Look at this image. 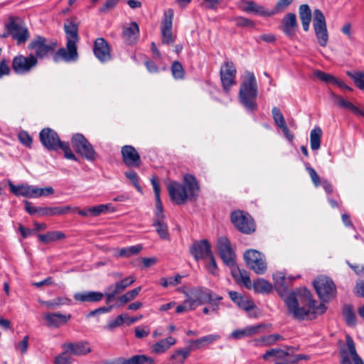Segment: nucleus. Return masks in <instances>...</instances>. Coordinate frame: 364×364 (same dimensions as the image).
Instances as JSON below:
<instances>
[{
  "label": "nucleus",
  "mask_w": 364,
  "mask_h": 364,
  "mask_svg": "<svg viewBox=\"0 0 364 364\" xmlns=\"http://www.w3.org/2000/svg\"><path fill=\"white\" fill-rule=\"evenodd\" d=\"M287 306V314L297 320L312 319L316 314H323L326 307L312 299L311 292L306 288L292 292L284 300Z\"/></svg>",
  "instance_id": "nucleus-1"
},
{
  "label": "nucleus",
  "mask_w": 364,
  "mask_h": 364,
  "mask_svg": "<svg viewBox=\"0 0 364 364\" xmlns=\"http://www.w3.org/2000/svg\"><path fill=\"white\" fill-rule=\"evenodd\" d=\"M258 94L257 82L252 72L246 71L241 83L239 97L242 105L251 112L257 109L256 98Z\"/></svg>",
  "instance_id": "nucleus-2"
},
{
  "label": "nucleus",
  "mask_w": 364,
  "mask_h": 364,
  "mask_svg": "<svg viewBox=\"0 0 364 364\" xmlns=\"http://www.w3.org/2000/svg\"><path fill=\"white\" fill-rule=\"evenodd\" d=\"M65 31L67 36V48H61L55 53L53 60L55 63L61 60L66 62L75 61L78 58L76 46L78 41L77 26L70 21L68 24H65Z\"/></svg>",
  "instance_id": "nucleus-3"
},
{
  "label": "nucleus",
  "mask_w": 364,
  "mask_h": 364,
  "mask_svg": "<svg viewBox=\"0 0 364 364\" xmlns=\"http://www.w3.org/2000/svg\"><path fill=\"white\" fill-rule=\"evenodd\" d=\"M4 26L6 31L0 35V38L11 36L16 41L17 45L24 44L30 37L27 27L18 18L9 17Z\"/></svg>",
  "instance_id": "nucleus-4"
},
{
  "label": "nucleus",
  "mask_w": 364,
  "mask_h": 364,
  "mask_svg": "<svg viewBox=\"0 0 364 364\" xmlns=\"http://www.w3.org/2000/svg\"><path fill=\"white\" fill-rule=\"evenodd\" d=\"M57 48V41L49 40L46 38L37 36L28 44V49L34 50L36 58L43 59L53 53Z\"/></svg>",
  "instance_id": "nucleus-5"
},
{
  "label": "nucleus",
  "mask_w": 364,
  "mask_h": 364,
  "mask_svg": "<svg viewBox=\"0 0 364 364\" xmlns=\"http://www.w3.org/2000/svg\"><path fill=\"white\" fill-rule=\"evenodd\" d=\"M186 296L190 299L188 302H191V305H193L195 308L207 302L223 299L222 296L214 294L210 289L203 287L191 288L186 294Z\"/></svg>",
  "instance_id": "nucleus-6"
},
{
  "label": "nucleus",
  "mask_w": 364,
  "mask_h": 364,
  "mask_svg": "<svg viewBox=\"0 0 364 364\" xmlns=\"http://www.w3.org/2000/svg\"><path fill=\"white\" fill-rule=\"evenodd\" d=\"M71 143L75 151L84 159L90 161L96 159V151L92 145L82 134H74L71 139Z\"/></svg>",
  "instance_id": "nucleus-7"
},
{
  "label": "nucleus",
  "mask_w": 364,
  "mask_h": 364,
  "mask_svg": "<svg viewBox=\"0 0 364 364\" xmlns=\"http://www.w3.org/2000/svg\"><path fill=\"white\" fill-rule=\"evenodd\" d=\"M346 345L339 350L340 364H364L363 360L358 355L353 338L347 335Z\"/></svg>",
  "instance_id": "nucleus-8"
},
{
  "label": "nucleus",
  "mask_w": 364,
  "mask_h": 364,
  "mask_svg": "<svg viewBox=\"0 0 364 364\" xmlns=\"http://www.w3.org/2000/svg\"><path fill=\"white\" fill-rule=\"evenodd\" d=\"M247 266L257 274H263L267 269L265 256L255 250H248L244 253Z\"/></svg>",
  "instance_id": "nucleus-9"
},
{
  "label": "nucleus",
  "mask_w": 364,
  "mask_h": 364,
  "mask_svg": "<svg viewBox=\"0 0 364 364\" xmlns=\"http://www.w3.org/2000/svg\"><path fill=\"white\" fill-rule=\"evenodd\" d=\"M313 26L318 43L326 47L328 41V33L325 16L320 9L314 11Z\"/></svg>",
  "instance_id": "nucleus-10"
},
{
  "label": "nucleus",
  "mask_w": 364,
  "mask_h": 364,
  "mask_svg": "<svg viewBox=\"0 0 364 364\" xmlns=\"http://www.w3.org/2000/svg\"><path fill=\"white\" fill-rule=\"evenodd\" d=\"M38 65L36 56L29 54L28 56L18 55L13 58L12 69L18 75H26L29 73Z\"/></svg>",
  "instance_id": "nucleus-11"
},
{
  "label": "nucleus",
  "mask_w": 364,
  "mask_h": 364,
  "mask_svg": "<svg viewBox=\"0 0 364 364\" xmlns=\"http://www.w3.org/2000/svg\"><path fill=\"white\" fill-rule=\"evenodd\" d=\"M314 286L318 296L323 301H329L336 294V286L327 277L317 278L314 282Z\"/></svg>",
  "instance_id": "nucleus-12"
},
{
  "label": "nucleus",
  "mask_w": 364,
  "mask_h": 364,
  "mask_svg": "<svg viewBox=\"0 0 364 364\" xmlns=\"http://www.w3.org/2000/svg\"><path fill=\"white\" fill-rule=\"evenodd\" d=\"M231 222L238 230L245 234H250L255 230V225L252 217L244 214L242 211L237 210L232 213Z\"/></svg>",
  "instance_id": "nucleus-13"
},
{
  "label": "nucleus",
  "mask_w": 364,
  "mask_h": 364,
  "mask_svg": "<svg viewBox=\"0 0 364 364\" xmlns=\"http://www.w3.org/2000/svg\"><path fill=\"white\" fill-rule=\"evenodd\" d=\"M220 80L225 92L235 83L236 68L232 61L226 60L220 67Z\"/></svg>",
  "instance_id": "nucleus-14"
},
{
  "label": "nucleus",
  "mask_w": 364,
  "mask_h": 364,
  "mask_svg": "<svg viewBox=\"0 0 364 364\" xmlns=\"http://www.w3.org/2000/svg\"><path fill=\"white\" fill-rule=\"evenodd\" d=\"M217 250L223 262L228 267L234 266L236 256L226 237H220L217 241Z\"/></svg>",
  "instance_id": "nucleus-15"
},
{
  "label": "nucleus",
  "mask_w": 364,
  "mask_h": 364,
  "mask_svg": "<svg viewBox=\"0 0 364 364\" xmlns=\"http://www.w3.org/2000/svg\"><path fill=\"white\" fill-rule=\"evenodd\" d=\"M173 11L168 9L164 12V18L161 26V42L163 44L169 45L175 41L176 36L172 32Z\"/></svg>",
  "instance_id": "nucleus-16"
},
{
  "label": "nucleus",
  "mask_w": 364,
  "mask_h": 364,
  "mask_svg": "<svg viewBox=\"0 0 364 364\" xmlns=\"http://www.w3.org/2000/svg\"><path fill=\"white\" fill-rule=\"evenodd\" d=\"M39 139L43 146L48 150L57 151L63 142L55 131L50 128H44L39 133Z\"/></svg>",
  "instance_id": "nucleus-17"
},
{
  "label": "nucleus",
  "mask_w": 364,
  "mask_h": 364,
  "mask_svg": "<svg viewBox=\"0 0 364 364\" xmlns=\"http://www.w3.org/2000/svg\"><path fill=\"white\" fill-rule=\"evenodd\" d=\"M122 162L127 167H139L141 164L137 150L131 145H124L121 149Z\"/></svg>",
  "instance_id": "nucleus-18"
},
{
  "label": "nucleus",
  "mask_w": 364,
  "mask_h": 364,
  "mask_svg": "<svg viewBox=\"0 0 364 364\" xmlns=\"http://www.w3.org/2000/svg\"><path fill=\"white\" fill-rule=\"evenodd\" d=\"M171 200L177 205H182L188 200L186 188L178 182H171L167 187Z\"/></svg>",
  "instance_id": "nucleus-19"
},
{
  "label": "nucleus",
  "mask_w": 364,
  "mask_h": 364,
  "mask_svg": "<svg viewBox=\"0 0 364 364\" xmlns=\"http://www.w3.org/2000/svg\"><path fill=\"white\" fill-rule=\"evenodd\" d=\"M95 56L101 62L106 63L112 59L110 48L108 43L103 38L95 39L93 46Z\"/></svg>",
  "instance_id": "nucleus-20"
},
{
  "label": "nucleus",
  "mask_w": 364,
  "mask_h": 364,
  "mask_svg": "<svg viewBox=\"0 0 364 364\" xmlns=\"http://www.w3.org/2000/svg\"><path fill=\"white\" fill-rule=\"evenodd\" d=\"M155 364V360L146 355H135L129 358L119 357L114 360H106L102 364Z\"/></svg>",
  "instance_id": "nucleus-21"
},
{
  "label": "nucleus",
  "mask_w": 364,
  "mask_h": 364,
  "mask_svg": "<svg viewBox=\"0 0 364 364\" xmlns=\"http://www.w3.org/2000/svg\"><path fill=\"white\" fill-rule=\"evenodd\" d=\"M190 252L196 260L208 258L213 255L210 244L207 240H201L193 243Z\"/></svg>",
  "instance_id": "nucleus-22"
},
{
  "label": "nucleus",
  "mask_w": 364,
  "mask_h": 364,
  "mask_svg": "<svg viewBox=\"0 0 364 364\" xmlns=\"http://www.w3.org/2000/svg\"><path fill=\"white\" fill-rule=\"evenodd\" d=\"M62 347L65 352H70V354L76 356L85 355L92 351L90 343L87 341L64 343Z\"/></svg>",
  "instance_id": "nucleus-23"
},
{
  "label": "nucleus",
  "mask_w": 364,
  "mask_h": 364,
  "mask_svg": "<svg viewBox=\"0 0 364 364\" xmlns=\"http://www.w3.org/2000/svg\"><path fill=\"white\" fill-rule=\"evenodd\" d=\"M71 317L70 314H63L60 312L47 313L44 315V319L49 328H60L65 325Z\"/></svg>",
  "instance_id": "nucleus-24"
},
{
  "label": "nucleus",
  "mask_w": 364,
  "mask_h": 364,
  "mask_svg": "<svg viewBox=\"0 0 364 364\" xmlns=\"http://www.w3.org/2000/svg\"><path fill=\"white\" fill-rule=\"evenodd\" d=\"M298 28L296 14L294 13L287 14L282 19L281 29L289 38H294Z\"/></svg>",
  "instance_id": "nucleus-25"
},
{
  "label": "nucleus",
  "mask_w": 364,
  "mask_h": 364,
  "mask_svg": "<svg viewBox=\"0 0 364 364\" xmlns=\"http://www.w3.org/2000/svg\"><path fill=\"white\" fill-rule=\"evenodd\" d=\"M183 187L186 188V193H188V200H196L200 191L199 184L195 176L190 174H186L183 178Z\"/></svg>",
  "instance_id": "nucleus-26"
},
{
  "label": "nucleus",
  "mask_w": 364,
  "mask_h": 364,
  "mask_svg": "<svg viewBox=\"0 0 364 364\" xmlns=\"http://www.w3.org/2000/svg\"><path fill=\"white\" fill-rule=\"evenodd\" d=\"M11 193L17 197L33 198V186L28 183L14 185L11 181H8Z\"/></svg>",
  "instance_id": "nucleus-27"
},
{
  "label": "nucleus",
  "mask_w": 364,
  "mask_h": 364,
  "mask_svg": "<svg viewBox=\"0 0 364 364\" xmlns=\"http://www.w3.org/2000/svg\"><path fill=\"white\" fill-rule=\"evenodd\" d=\"M151 182L153 186L156 199V213L154 220H164L165 216L163 213V206L160 198V186L156 177H152Z\"/></svg>",
  "instance_id": "nucleus-28"
},
{
  "label": "nucleus",
  "mask_w": 364,
  "mask_h": 364,
  "mask_svg": "<svg viewBox=\"0 0 364 364\" xmlns=\"http://www.w3.org/2000/svg\"><path fill=\"white\" fill-rule=\"evenodd\" d=\"M238 7L246 13H255L263 16H268L267 10L253 1L240 0Z\"/></svg>",
  "instance_id": "nucleus-29"
},
{
  "label": "nucleus",
  "mask_w": 364,
  "mask_h": 364,
  "mask_svg": "<svg viewBox=\"0 0 364 364\" xmlns=\"http://www.w3.org/2000/svg\"><path fill=\"white\" fill-rule=\"evenodd\" d=\"M139 36V28L135 22H131L128 26L123 27L122 37L128 44L135 43Z\"/></svg>",
  "instance_id": "nucleus-30"
},
{
  "label": "nucleus",
  "mask_w": 364,
  "mask_h": 364,
  "mask_svg": "<svg viewBox=\"0 0 364 364\" xmlns=\"http://www.w3.org/2000/svg\"><path fill=\"white\" fill-rule=\"evenodd\" d=\"M274 284L279 294H284L291 284L293 277H286L283 272H277L273 274Z\"/></svg>",
  "instance_id": "nucleus-31"
},
{
  "label": "nucleus",
  "mask_w": 364,
  "mask_h": 364,
  "mask_svg": "<svg viewBox=\"0 0 364 364\" xmlns=\"http://www.w3.org/2000/svg\"><path fill=\"white\" fill-rule=\"evenodd\" d=\"M103 297V293L94 291L77 292L73 295L74 299L80 302H98L100 301Z\"/></svg>",
  "instance_id": "nucleus-32"
},
{
  "label": "nucleus",
  "mask_w": 364,
  "mask_h": 364,
  "mask_svg": "<svg viewBox=\"0 0 364 364\" xmlns=\"http://www.w3.org/2000/svg\"><path fill=\"white\" fill-rule=\"evenodd\" d=\"M228 294L231 300L240 308L247 311L255 308L254 302L247 296H242L235 291H230Z\"/></svg>",
  "instance_id": "nucleus-33"
},
{
  "label": "nucleus",
  "mask_w": 364,
  "mask_h": 364,
  "mask_svg": "<svg viewBox=\"0 0 364 364\" xmlns=\"http://www.w3.org/2000/svg\"><path fill=\"white\" fill-rule=\"evenodd\" d=\"M262 327L261 324L255 326H249L242 329H237L233 331L230 334V338L233 339H241L245 337H250L259 333Z\"/></svg>",
  "instance_id": "nucleus-34"
},
{
  "label": "nucleus",
  "mask_w": 364,
  "mask_h": 364,
  "mask_svg": "<svg viewBox=\"0 0 364 364\" xmlns=\"http://www.w3.org/2000/svg\"><path fill=\"white\" fill-rule=\"evenodd\" d=\"M176 339L172 336H168L166 338L161 339L159 341L152 345L151 349V352L161 354L165 353L172 346L176 344Z\"/></svg>",
  "instance_id": "nucleus-35"
},
{
  "label": "nucleus",
  "mask_w": 364,
  "mask_h": 364,
  "mask_svg": "<svg viewBox=\"0 0 364 364\" xmlns=\"http://www.w3.org/2000/svg\"><path fill=\"white\" fill-rule=\"evenodd\" d=\"M230 267L232 276L235 279V281L242 283L247 288H250L251 280L248 272L245 269H240L235 265V264L234 266Z\"/></svg>",
  "instance_id": "nucleus-36"
},
{
  "label": "nucleus",
  "mask_w": 364,
  "mask_h": 364,
  "mask_svg": "<svg viewBox=\"0 0 364 364\" xmlns=\"http://www.w3.org/2000/svg\"><path fill=\"white\" fill-rule=\"evenodd\" d=\"M299 16L304 31L309 30L311 21V11L308 4H301L299 8Z\"/></svg>",
  "instance_id": "nucleus-37"
},
{
  "label": "nucleus",
  "mask_w": 364,
  "mask_h": 364,
  "mask_svg": "<svg viewBox=\"0 0 364 364\" xmlns=\"http://www.w3.org/2000/svg\"><path fill=\"white\" fill-rule=\"evenodd\" d=\"M71 210V207L69 205L60 207H42L40 209L41 216H53L65 215Z\"/></svg>",
  "instance_id": "nucleus-38"
},
{
  "label": "nucleus",
  "mask_w": 364,
  "mask_h": 364,
  "mask_svg": "<svg viewBox=\"0 0 364 364\" xmlns=\"http://www.w3.org/2000/svg\"><path fill=\"white\" fill-rule=\"evenodd\" d=\"M65 237V234L60 231H50L46 234H39L38 238L43 244H49L53 242L60 240Z\"/></svg>",
  "instance_id": "nucleus-39"
},
{
  "label": "nucleus",
  "mask_w": 364,
  "mask_h": 364,
  "mask_svg": "<svg viewBox=\"0 0 364 364\" xmlns=\"http://www.w3.org/2000/svg\"><path fill=\"white\" fill-rule=\"evenodd\" d=\"M220 338L218 335H207L205 336H203L198 339L191 341V348L192 349H198L202 346H207L208 344H210L213 343L215 341L218 340Z\"/></svg>",
  "instance_id": "nucleus-40"
},
{
  "label": "nucleus",
  "mask_w": 364,
  "mask_h": 364,
  "mask_svg": "<svg viewBox=\"0 0 364 364\" xmlns=\"http://www.w3.org/2000/svg\"><path fill=\"white\" fill-rule=\"evenodd\" d=\"M344 319L349 326H354L357 323V318L353 308L350 304H345L342 310Z\"/></svg>",
  "instance_id": "nucleus-41"
},
{
  "label": "nucleus",
  "mask_w": 364,
  "mask_h": 364,
  "mask_svg": "<svg viewBox=\"0 0 364 364\" xmlns=\"http://www.w3.org/2000/svg\"><path fill=\"white\" fill-rule=\"evenodd\" d=\"M322 136V130L320 127H316L311 131L310 133V145L313 151H317L321 146V139Z\"/></svg>",
  "instance_id": "nucleus-42"
},
{
  "label": "nucleus",
  "mask_w": 364,
  "mask_h": 364,
  "mask_svg": "<svg viewBox=\"0 0 364 364\" xmlns=\"http://www.w3.org/2000/svg\"><path fill=\"white\" fill-rule=\"evenodd\" d=\"M153 225L161 239L167 240L170 239L168 226L164 220H154Z\"/></svg>",
  "instance_id": "nucleus-43"
},
{
  "label": "nucleus",
  "mask_w": 364,
  "mask_h": 364,
  "mask_svg": "<svg viewBox=\"0 0 364 364\" xmlns=\"http://www.w3.org/2000/svg\"><path fill=\"white\" fill-rule=\"evenodd\" d=\"M191 350V348L177 350L171 355L170 358L176 364H183L186 359L189 356Z\"/></svg>",
  "instance_id": "nucleus-44"
},
{
  "label": "nucleus",
  "mask_w": 364,
  "mask_h": 364,
  "mask_svg": "<svg viewBox=\"0 0 364 364\" xmlns=\"http://www.w3.org/2000/svg\"><path fill=\"white\" fill-rule=\"evenodd\" d=\"M289 356V353L285 350L281 348H272L266 351V353L262 355V358L264 360H267L270 357H274L275 358L284 360Z\"/></svg>",
  "instance_id": "nucleus-45"
},
{
  "label": "nucleus",
  "mask_w": 364,
  "mask_h": 364,
  "mask_svg": "<svg viewBox=\"0 0 364 364\" xmlns=\"http://www.w3.org/2000/svg\"><path fill=\"white\" fill-rule=\"evenodd\" d=\"M253 288L258 293H269L272 289V284L264 279H257L253 282Z\"/></svg>",
  "instance_id": "nucleus-46"
},
{
  "label": "nucleus",
  "mask_w": 364,
  "mask_h": 364,
  "mask_svg": "<svg viewBox=\"0 0 364 364\" xmlns=\"http://www.w3.org/2000/svg\"><path fill=\"white\" fill-rule=\"evenodd\" d=\"M141 245H136L129 246L127 247H123L119 250L118 257H129L131 256L137 255L142 250Z\"/></svg>",
  "instance_id": "nucleus-47"
},
{
  "label": "nucleus",
  "mask_w": 364,
  "mask_h": 364,
  "mask_svg": "<svg viewBox=\"0 0 364 364\" xmlns=\"http://www.w3.org/2000/svg\"><path fill=\"white\" fill-rule=\"evenodd\" d=\"M141 290V287H137L134 289L130 290L124 294L120 296L118 298V300L121 304H127L129 301H132L139 294Z\"/></svg>",
  "instance_id": "nucleus-48"
},
{
  "label": "nucleus",
  "mask_w": 364,
  "mask_h": 364,
  "mask_svg": "<svg viewBox=\"0 0 364 364\" xmlns=\"http://www.w3.org/2000/svg\"><path fill=\"white\" fill-rule=\"evenodd\" d=\"M294 0H279L272 11H267L268 16L283 12Z\"/></svg>",
  "instance_id": "nucleus-49"
},
{
  "label": "nucleus",
  "mask_w": 364,
  "mask_h": 364,
  "mask_svg": "<svg viewBox=\"0 0 364 364\" xmlns=\"http://www.w3.org/2000/svg\"><path fill=\"white\" fill-rule=\"evenodd\" d=\"M331 96L334 102L339 107L346 108L353 112L355 109V105L351 102L345 100L342 97L336 95L333 92H331Z\"/></svg>",
  "instance_id": "nucleus-50"
},
{
  "label": "nucleus",
  "mask_w": 364,
  "mask_h": 364,
  "mask_svg": "<svg viewBox=\"0 0 364 364\" xmlns=\"http://www.w3.org/2000/svg\"><path fill=\"white\" fill-rule=\"evenodd\" d=\"M127 318V314H120L113 320L109 321L107 324L104 327L109 331H113L117 327L122 326Z\"/></svg>",
  "instance_id": "nucleus-51"
},
{
  "label": "nucleus",
  "mask_w": 364,
  "mask_h": 364,
  "mask_svg": "<svg viewBox=\"0 0 364 364\" xmlns=\"http://www.w3.org/2000/svg\"><path fill=\"white\" fill-rule=\"evenodd\" d=\"M314 75L320 80L326 82V83H331L335 85L338 78L334 77L333 75L324 73L321 70H316L314 72Z\"/></svg>",
  "instance_id": "nucleus-52"
},
{
  "label": "nucleus",
  "mask_w": 364,
  "mask_h": 364,
  "mask_svg": "<svg viewBox=\"0 0 364 364\" xmlns=\"http://www.w3.org/2000/svg\"><path fill=\"white\" fill-rule=\"evenodd\" d=\"M171 73L176 80H181L184 77V70L181 63L174 61L171 65Z\"/></svg>",
  "instance_id": "nucleus-53"
},
{
  "label": "nucleus",
  "mask_w": 364,
  "mask_h": 364,
  "mask_svg": "<svg viewBox=\"0 0 364 364\" xmlns=\"http://www.w3.org/2000/svg\"><path fill=\"white\" fill-rule=\"evenodd\" d=\"M347 74L353 80L355 84L360 90H364V72H355V73L348 72Z\"/></svg>",
  "instance_id": "nucleus-54"
},
{
  "label": "nucleus",
  "mask_w": 364,
  "mask_h": 364,
  "mask_svg": "<svg viewBox=\"0 0 364 364\" xmlns=\"http://www.w3.org/2000/svg\"><path fill=\"white\" fill-rule=\"evenodd\" d=\"M53 187L38 188L33 186V198H39L41 196H48L54 193Z\"/></svg>",
  "instance_id": "nucleus-55"
},
{
  "label": "nucleus",
  "mask_w": 364,
  "mask_h": 364,
  "mask_svg": "<svg viewBox=\"0 0 364 364\" xmlns=\"http://www.w3.org/2000/svg\"><path fill=\"white\" fill-rule=\"evenodd\" d=\"M272 118L276 125L279 127L286 124L284 117L281 110L277 107H274L272 109Z\"/></svg>",
  "instance_id": "nucleus-56"
},
{
  "label": "nucleus",
  "mask_w": 364,
  "mask_h": 364,
  "mask_svg": "<svg viewBox=\"0 0 364 364\" xmlns=\"http://www.w3.org/2000/svg\"><path fill=\"white\" fill-rule=\"evenodd\" d=\"M59 149L63 151L65 158L67 159L73 160L75 161H78L76 156L72 152L68 142L63 141L59 146Z\"/></svg>",
  "instance_id": "nucleus-57"
},
{
  "label": "nucleus",
  "mask_w": 364,
  "mask_h": 364,
  "mask_svg": "<svg viewBox=\"0 0 364 364\" xmlns=\"http://www.w3.org/2000/svg\"><path fill=\"white\" fill-rule=\"evenodd\" d=\"M235 23L238 27H254L255 23L245 17L237 16L234 18Z\"/></svg>",
  "instance_id": "nucleus-58"
},
{
  "label": "nucleus",
  "mask_w": 364,
  "mask_h": 364,
  "mask_svg": "<svg viewBox=\"0 0 364 364\" xmlns=\"http://www.w3.org/2000/svg\"><path fill=\"white\" fill-rule=\"evenodd\" d=\"M125 176L129 178L138 191L141 192L142 188L139 183V176L134 171H127Z\"/></svg>",
  "instance_id": "nucleus-59"
},
{
  "label": "nucleus",
  "mask_w": 364,
  "mask_h": 364,
  "mask_svg": "<svg viewBox=\"0 0 364 364\" xmlns=\"http://www.w3.org/2000/svg\"><path fill=\"white\" fill-rule=\"evenodd\" d=\"M188 301H190V299H188V297H187V299L183 302V304L177 306L176 309V312L177 314H181L183 312L195 309L196 308L194 307V306L191 305V302H188Z\"/></svg>",
  "instance_id": "nucleus-60"
},
{
  "label": "nucleus",
  "mask_w": 364,
  "mask_h": 364,
  "mask_svg": "<svg viewBox=\"0 0 364 364\" xmlns=\"http://www.w3.org/2000/svg\"><path fill=\"white\" fill-rule=\"evenodd\" d=\"M109 208V206L107 204H102L97 206L91 207V216L95 217L100 215L101 213H106L108 211Z\"/></svg>",
  "instance_id": "nucleus-61"
},
{
  "label": "nucleus",
  "mask_w": 364,
  "mask_h": 364,
  "mask_svg": "<svg viewBox=\"0 0 364 364\" xmlns=\"http://www.w3.org/2000/svg\"><path fill=\"white\" fill-rule=\"evenodd\" d=\"M18 139L23 145L31 147L32 144V138L27 132L21 131L18 134Z\"/></svg>",
  "instance_id": "nucleus-62"
},
{
  "label": "nucleus",
  "mask_w": 364,
  "mask_h": 364,
  "mask_svg": "<svg viewBox=\"0 0 364 364\" xmlns=\"http://www.w3.org/2000/svg\"><path fill=\"white\" fill-rule=\"evenodd\" d=\"M306 169L308 171L314 186L318 187L321 184V179L315 169L309 166L306 167Z\"/></svg>",
  "instance_id": "nucleus-63"
},
{
  "label": "nucleus",
  "mask_w": 364,
  "mask_h": 364,
  "mask_svg": "<svg viewBox=\"0 0 364 364\" xmlns=\"http://www.w3.org/2000/svg\"><path fill=\"white\" fill-rule=\"evenodd\" d=\"M68 352L65 350L60 355L55 358V364H70L71 363L70 358L67 355Z\"/></svg>",
  "instance_id": "nucleus-64"
}]
</instances>
